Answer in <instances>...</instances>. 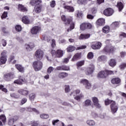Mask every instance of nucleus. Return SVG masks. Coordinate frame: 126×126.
<instances>
[{"label": "nucleus", "instance_id": "8fccbe9b", "mask_svg": "<svg viewBox=\"0 0 126 126\" xmlns=\"http://www.w3.org/2000/svg\"><path fill=\"white\" fill-rule=\"evenodd\" d=\"M79 93H80V90H77L73 92V93H71V94H70V96H71V95H72V94L73 95H78V94H79Z\"/></svg>", "mask_w": 126, "mask_h": 126}, {"label": "nucleus", "instance_id": "de8ad7c7", "mask_svg": "<svg viewBox=\"0 0 126 126\" xmlns=\"http://www.w3.org/2000/svg\"><path fill=\"white\" fill-rule=\"evenodd\" d=\"M111 26L114 28H118L119 27V22H115L111 24Z\"/></svg>", "mask_w": 126, "mask_h": 126}, {"label": "nucleus", "instance_id": "c756f323", "mask_svg": "<svg viewBox=\"0 0 126 126\" xmlns=\"http://www.w3.org/2000/svg\"><path fill=\"white\" fill-rule=\"evenodd\" d=\"M64 8L66 9L68 12H73L74 11V8L71 6H64Z\"/></svg>", "mask_w": 126, "mask_h": 126}, {"label": "nucleus", "instance_id": "bb28decb", "mask_svg": "<svg viewBox=\"0 0 126 126\" xmlns=\"http://www.w3.org/2000/svg\"><path fill=\"white\" fill-rule=\"evenodd\" d=\"M112 84H120L121 83V79L120 78H115L111 80Z\"/></svg>", "mask_w": 126, "mask_h": 126}, {"label": "nucleus", "instance_id": "9d476101", "mask_svg": "<svg viewBox=\"0 0 126 126\" xmlns=\"http://www.w3.org/2000/svg\"><path fill=\"white\" fill-rule=\"evenodd\" d=\"M14 78V74L12 73H9L4 75V79L5 81H10Z\"/></svg>", "mask_w": 126, "mask_h": 126}, {"label": "nucleus", "instance_id": "ddd939ff", "mask_svg": "<svg viewBox=\"0 0 126 126\" xmlns=\"http://www.w3.org/2000/svg\"><path fill=\"white\" fill-rule=\"evenodd\" d=\"M113 13H114V10L111 8L106 9L103 12V14L106 16H111L113 15Z\"/></svg>", "mask_w": 126, "mask_h": 126}, {"label": "nucleus", "instance_id": "b1692460", "mask_svg": "<svg viewBox=\"0 0 126 126\" xmlns=\"http://www.w3.org/2000/svg\"><path fill=\"white\" fill-rule=\"evenodd\" d=\"M107 56L105 55H101L98 57L97 62H107Z\"/></svg>", "mask_w": 126, "mask_h": 126}, {"label": "nucleus", "instance_id": "72a5a7b5", "mask_svg": "<svg viewBox=\"0 0 126 126\" xmlns=\"http://www.w3.org/2000/svg\"><path fill=\"white\" fill-rule=\"evenodd\" d=\"M15 66L17 69H18L20 72H24V67H23L22 65L20 64H16Z\"/></svg>", "mask_w": 126, "mask_h": 126}, {"label": "nucleus", "instance_id": "1a4fd4ad", "mask_svg": "<svg viewBox=\"0 0 126 126\" xmlns=\"http://www.w3.org/2000/svg\"><path fill=\"white\" fill-rule=\"evenodd\" d=\"M92 100L94 106L97 109H100L101 106V104L99 103V99H98V98L96 97H93Z\"/></svg>", "mask_w": 126, "mask_h": 126}, {"label": "nucleus", "instance_id": "0eeeda50", "mask_svg": "<svg viewBox=\"0 0 126 126\" xmlns=\"http://www.w3.org/2000/svg\"><path fill=\"white\" fill-rule=\"evenodd\" d=\"M44 56V51L41 49H38L35 53V57L37 60H42Z\"/></svg>", "mask_w": 126, "mask_h": 126}, {"label": "nucleus", "instance_id": "c85d7f7f", "mask_svg": "<svg viewBox=\"0 0 126 126\" xmlns=\"http://www.w3.org/2000/svg\"><path fill=\"white\" fill-rule=\"evenodd\" d=\"M80 56H81V54L79 53H76L73 56L71 59V62H75V61H77V60L80 58Z\"/></svg>", "mask_w": 126, "mask_h": 126}, {"label": "nucleus", "instance_id": "e2e57ef3", "mask_svg": "<svg viewBox=\"0 0 126 126\" xmlns=\"http://www.w3.org/2000/svg\"><path fill=\"white\" fill-rule=\"evenodd\" d=\"M6 17H7V12H4L1 16V18L3 19V18H6Z\"/></svg>", "mask_w": 126, "mask_h": 126}, {"label": "nucleus", "instance_id": "e433bc0d", "mask_svg": "<svg viewBox=\"0 0 126 126\" xmlns=\"http://www.w3.org/2000/svg\"><path fill=\"white\" fill-rule=\"evenodd\" d=\"M102 31L103 33H108L110 32V27L108 26H106L102 29Z\"/></svg>", "mask_w": 126, "mask_h": 126}, {"label": "nucleus", "instance_id": "49530a36", "mask_svg": "<svg viewBox=\"0 0 126 126\" xmlns=\"http://www.w3.org/2000/svg\"><path fill=\"white\" fill-rule=\"evenodd\" d=\"M0 90H1L3 92H5V93H7V89L5 88H4L3 85H0Z\"/></svg>", "mask_w": 126, "mask_h": 126}, {"label": "nucleus", "instance_id": "c9c22d12", "mask_svg": "<svg viewBox=\"0 0 126 126\" xmlns=\"http://www.w3.org/2000/svg\"><path fill=\"white\" fill-rule=\"evenodd\" d=\"M63 56V51L62 50H58L56 57L57 58H62Z\"/></svg>", "mask_w": 126, "mask_h": 126}, {"label": "nucleus", "instance_id": "ea45409f", "mask_svg": "<svg viewBox=\"0 0 126 126\" xmlns=\"http://www.w3.org/2000/svg\"><path fill=\"white\" fill-rule=\"evenodd\" d=\"M87 124L88 126H95V122L93 120H88L87 121Z\"/></svg>", "mask_w": 126, "mask_h": 126}, {"label": "nucleus", "instance_id": "f3484780", "mask_svg": "<svg viewBox=\"0 0 126 126\" xmlns=\"http://www.w3.org/2000/svg\"><path fill=\"white\" fill-rule=\"evenodd\" d=\"M92 105V101L90 99H87L83 102V107H90Z\"/></svg>", "mask_w": 126, "mask_h": 126}, {"label": "nucleus", "instance_id": "0e129e2a", "mask_svg": "<svg viewBox=\"0 0 126 126\" xmlns=\"http://www.w3.org/2000/svg\"><path fill=\"white\" fill-rule=\"evenodd\" d=\"M57 51H56V50H52L51 51V54L53 57H57Z\"/></svg>", "mask_w": 126, "mask_h": 126}, {"label": "nucleus", "instance_id": "a211bd4d", "mask_svg": "<svg viewBox=\"0 0 126 126\" xmlns=\"http://www.w3.org/2000/svg\"><path fill=\"white\" fill-rule=\"evenodd\" d=\"M14 83H16V84H18L19 85H22V84L25 83V79H21V76H20L19 79L16 80L14 82Z\"/></svg>", "mask_w": 126, "mask_h": 126}, {"label": "nucleus", "instance_id": "a878e982", "mask_svg": "<svg viewBox=\"0 0 126 126\" xmlns=\"http://www.w3.org/2000/svg\"><path fill=\"white\" fill-rule=\"evenodd\" d=\"M42 2V0H32L31 1V5H38Z\"/></svg>", "mask_w": 126, "mask_h": 126}, {"label": "nucleus", "instance_id": "7ed1b4c3", "mask_svg": "<svg viewBox=\"0 0 126 126\" xmlns=\"http://www.w3.org/2000/svg\"><path fill=\"white\" fill-rule=\"evenodd\" d=\"M32 66L35 71H39L43 68V63L41 61H35L33 63Z\"/></svg>", "mask_w": 126, "mask_h": 126}, {"label": "nucleus", "instance_id": "20e7f679", "mask_svg": "<svg viewBox=\"0 0 126 126\" xmlns=\"http://www.w3.org/2000/svg\"><path fill=\"white\" fill-rule=\"evenodd\" d=\"M6 54H7V52L5 51H4L1 53V57L0 58V65L4 64L6 63V61H7Z\"/></svg>", "mask_w": 126, "mask_h": 126}, {"label": "nucleus", "instance_id": "37998d69", "mask_svg": "<svg viewBox=\"0 0 126 126\" xmlns=\"http://www.w3.org/2000/svg\"><path fill=\"white\" fill-rule=\"evenodd\" d=\"M94 57V55L93 54V52H90L88 54L87 58L89 60H91Z\"/></svg>", "mask_w": 126, "mask_h": 126}, {"label": "nucleus", "instance_id": "f8f14e48", "mask_svg": "<svg viewBox=\"0 0 126 126\" xmlns=\"http://www.w3.org/2000/svg\"><path fill=\"white\" fill-rule=\"evenodd\" d=\"M103 51L104 52H105V53H113L116 51V48L111 45H107L104 48Z\"/></svg>", "mask_w": 126, "mask_h": 126}, {"label": "nucleus", "instance_id": "338daca9", "mask_svg": "<svg viewBox=\"0 0 126 126\" xmlns=\"http://www.w3.org/2000/svg\"><path fill=\"white\" fill-rule=\"evenodd\" d=\"M1 43L3 47H5V46H6V40L2 39L1 41Z\"/></svg>", "mask_w": 126, "mask_h": 126}, {"label": "nucleus", "instance_id": "2eb2a0df", "mask_svg": "<svg viewBox=\"0 0 126 126\" xmlns=\"http://www.w3.org/2000/svg\"><path fill=\"white\" fill-rule=\"evenodd\" d=\"M18 120V117L14 116L13 117H10L8 119V126H12L14 124L15 122H16Z\"/></svg>", "mask_w": 126, "mask_h": 126}, {"label": "nucleus", "instance_id": "393cba45", "mask_svg": "<svg viewBox=\"0 0 126 126\" xmlns=\"http://www.w3.org/2000/svg\"><path fill=\"white\" fill-rule=\"evenodd\" d=\"M5 122H6V117H5V116L4 115H0V126H2V123L4 124Z\"/></svg>", "mask_w": 126, "mask_h": 126}, {"label": "nucleus", "instance_id": "5fc2aeb1", "mask_svg": "<svg viewBox=\"0 0 126 126\" xmlns=\"http://www.w3.org/2000/svg\"><path fill=\"white\" fill-rule=\"evenodd\" d=\"M83 15V14L82 13V12L77 11V17H79V18H80V17H82Z\"/></svg>", "mask_w": 126, "mask_h": 126}, {"label": "nucleus", "instance_id": "69168bd1", "mask_svg": "<svg viewBox=\"0 0 126 126\" xmlns=\"http://www.w3.org/2000/svg\"><path fill=\"white\" fill-rule=\"evenodd\" d=\"M10 96L12 98H19V96L17 95L16 94H15L14 93L11 94Z\"/></svg>", "mask_w": 126, "mask_h": 126}, {"label": "nucleus", "instance_id": "79ce46f5", "mask_svg": "<svg viewBox=\"0 0 126 126\" xmlns=\"http://www.w3.org/2000/svg\"><path fill=\"white\" fill-rule=\"evenodd\" d=\"M105 73L107 77L108 75H112V74H114V71L112 70H105Z\"/></svg>", "mask_w": 126, "mask_h": 126}, {"label": "nucleus", "instance_id": "864d4df0", "mask_svg": "<svg viewBox=\"0 0 126 126\" xmlns=\"http://www.w3.org/2000/svg\"><path fill=\"white\" fill-rule=\"evenodd\" d=\"M51 47L54 49L56 47V40L54 39H52Z\"/></svg>", "mask_w": 126, "mask_h": 126}, {"label": "nucleus", "instance_id": "6e6552de", "mask_svg": "<svg viewBox=\"0 0 126 126\" xmlns=\"http://www.w3.org/2000/svg\"><path fill=\"white\" fill-rule=\"evenodd\" d=\"M80 83L85 86L86 89H90L91 88V83L87 79H82L81 80Z\"/></svg>", "mask_w": 126, "mask_h": 126}, {"label": "nucleus", "instance_id": "aec40b11", "mask_svg": "<svg viewBox=\"0 0 126 126\" xmlns=\"http://www.w3.org/2000/svg\"><path fill=\"white\" fill-rule=\"evenodd\" d=\"M18 93H19V94H21V95L26 96L28 95V93H29V92H28V91L26 90L21 89L18 91Z\"/></svg>", "mask_w": 126, "mask_h": 126}, {"label": "nucleus", "instance_id": "c03bdc74", "mask_svg": "<svg viewBox=\"0 0 126 126\" xmlns=\"http://www.w3.org/2000/svg\"><path fill=\"white\" fill-rule=\"evenodd\" d=\"M28 110L29 112H35L36 114H39V111L35 108H28Z\"/></svg>", "mask_w": 126, "mask_h": 126}, {"label": "nucleus", "instance_id": "473e14b6", "mask_svg": "<svg viewBox=\"0 0 126 126\" xmlns=\"http://www.w3.org/2000/svg\"><path fill=\"white\" fill-rule=\"evenodd\" d=\"M18 10H20V11H22L23 12L27 11V9L26 8V7H25L24 5L20 4L18 5Z\"/></svg>", "mask_w": 126, "mask_h": 126}, {"label": "nucleus", "instance_id": "4be33fe9", "mask_svg": "<svg viewBox=\"0 0 126 126\" xmlns=\"http://www.w3.org/2000/svg\"><path fill=\"white\" fill-rule=\"evenodd\" d=\"M34 11L36 13H40L42 11V6L39 4L35 5L34 7Z\"/></svg>", "mask_w": 126, "mask_h": 126}, {"label": "nucleus", "instance_id": "58836bf2", "mask_svg": "<svg viewBox=\"0 0 126 126\" xmlns=\"http://www.w3.org/2000/svg\"><path fill=\"white\" fill-rule=\"evenodd\" d=\"M117 7L119 10V11H122L123 8H124V4L122 2H119L117 3Z\"/></svg>", "mask_w": 126, "mask_h": 126}, {"label": "nucleus", "instance_id": "13d9d810", "mask_svg": "<svg viewBox=\"0 0 126 126\" xmlns=\"http://www.w3.org/2000/svg\"><path fill=\"white\" fill-rule=\"evenodd\" d=\"M50 6L52 8H54L55 6H56V1L55 0H52L50 2Z\"/></svg>", "mask_w": 126, "mask_h": 126}, {"label": "nucleus", "instance_id": "dca6fc26", "mask_svg": "<svg viewBox=\"0 0 126 126\" xmlns=\"http://www.w3.org/2000/svg\"><path fill=\"white\" fill-rule=\"evenodd\" d=\"M25 47L26 50H27L29 51H30L32 50V49H34V48L35 47V45H34L33 43H31L28 44H26L25 45Z\"/></svg>", "mask_w": 126, "mask_h": 126}, {"label": "nucleus", "instance_id": "4c0bfd02", "mask_svg": "<svg viewBox=\"0 0 126 126\" xmlns=\"http://www.w3.org/2000/svg\"><path fill=\"white\" fill-rule=\"evenodd\" d=\"M68 74L67 73L65 72H61L60 73H59V78H64V77H66V76H67Z\"/></svg>", "mask_w": 126, "mask_h": 126}, {"label": "nucleus", "instance_id": "4468645a", "mask_svg": "<svg viewBox=\"0 0 126 126\" xmlns=\"http://www.w3.org/2000/svg\"><path fill=\"white\" fill-rule=\"evenodd\" d=\"M41 31V28L38 26L33 27L31 30V33L32 35H37Z\"/></svg>", "mask_w": 126, "mask_h": 126}, {"label": "nucleus", "instance_id": "6ab92c4d", "mask_svg": "<svg viewBox=\"0 0 126 126\" xmlns=\"http://www.w3.org/2000/svg\"><path fill=\"white\" fill-rule=\"evenodd\" d=\"M96 24L98 26H103L105 25V20L103 18H99L96 21Z\"/></svg>", "mask_w": 126, "mask_h": 126}, {"label": "nucleus", "instance_id": "39448f33", "mask_svg": "<svg viewBox=\"0 0 126 126\" xmlns=\"http://www.w3.org/2000/svg\"><path fill=\"white\" fill-rule=\"evenodd\" d=\"M95 70V66L93 64H90L87 67L86 70L85 71V73L86 75H90L94 72Z\"/></svg>", "mask_w": 126, "mask_h": 126}, {"label": "nucleus", "instance_id": "423d86ee", "mask_svg": "<svg viewBox=\"0 0 126 126\" xmlns=\"http://www.w3.org/2000/svg\"><path fill=\"white\" fill-rule=\"evenodd\" d=\"M92 24L89 23H83L81 24L80 28L81 30H85V29H91L92 28Z\"/></svg>", "mask_w": 126, "mask_h": 126}, {"label": "nucleus", "instance_id": "6e6d98bb", "mask_svg": "<svg viewBox=\"0 0 126 126\" xmlns=\"http://www.w3.org/2000/svg\"><path fill=\"white\" fill-rule=\"evenodd\" d=\"M70 89H69V85L65 86V93H68L69 92Z\"/></svg>", "mask_w": 126, "mask_h": 126}, {"label": "nucleus", "instance_id": "603ef678", "mask_svg": "<svg viewBox=\"0 0 126 126\" xmlns=\"http://www.w3.org/2000/svg\"><path fill=\"white\" fill-rule=\"evenodd\" d=\"M49 116L48 114H41L40 115V118L41 119H48L49 118Z\"/></svg>", "mask_w": 126, "mask_h": 126}, {"label": "nucleus", "instance_id": "f704fd0d", "mask_svg": "<svg viewBox=\"0 0 126 126\" xmlns=\"http://www.w3.org/2000/svg\"><path fill=\"white\" fill-rule=\"evenodd\" d=\"M22 22L24 23L25 24H29L30 23V20H29V19L28 18V17L27 16H24L22 18Z\"/></svg>", "mask_w": 126, "mask_h": 126}, {"label": "nucleus", "instance_id": "052dcab7", "mask_svg": "<svg viewBox=\"0 0 126 126\" xmlns=\"http://www.w3.org/2000/svg\"><path fill=\"white\" fill-rule=\"evenodd\" d=\"M86 0H78V3L79 4H84V3H86Z\"/></svg>", "mask_w": 126, "mask_h": 126}, {"label": "nucleus", "instance_id": "3c124183", "mask_svg": "<svg viewBox=\"0 0 126 126\" xmlns=\"http://www.w3.org/2000/svg\"><path fill=\"white\" fill-rule=\"evenodd\" d=\"M35 97H36V95L34 94H30V99L31 101H34Z\"/></svg>", "mask_w": 126, "mask_h": 126}, {"label": "nucleus", "instance_id": "a19ab883", "mask_svg": "<svg viewBox=\"0 0 126 126\" xmlns=\"http://www.w3.org/2000/svg\"><path fill=\"white\" fill-rule=\"evenodd\" d=\"M119 67L121 70H124V69H125V68L126 67V63H121L119 66Z\"/></svg>", "mask_w": 126, "mask_h": 126}, {"label": "nucleus", "instance_id": "412c9836", "mask_svg": "<svg viewBox=\"0 0 126 126\" xmlns=\"http://www.w3.org/2000/svg\"><path fill=\"white\" fill-rule=\"evenodd\" d=\"M90 37V34H83L81 33L79 37V40H84L85 39H88Z\"/></svg>", "mask_w": 126, "mask_h": 126}, {"label": "nucleus", "instance_id": "f03ea898", "mask_svg": "<svg viewBox=\"0 0 126 126\" xmlns=\"http://www.w3.org/2000/svg\"><path fill=\"white\" fill-rule=\"evenodd\" d=\"M105 104L106 106L110 104L111 112L113 114L117 113V111H118V109H119V107H118V104L116 103V102H115V101L111 100L110 99H107L105 100Z\"/></svg>", "mask_w": 126, "mask_h": 126}, {"label": "nucleus", "instance_id": "9b49d317", "mask_svg": "<svg viewBox=\"0 0 126 126\" xmlns=\"http://www.w3.org/2000/svg\"><path fill=\"white\" fill-rule=\"evenodd\" d=\"M101 47H102V43L100 42H94L91 45V47L93 50H100Z\"/></svg>", "mask_w": 126, "mask_h": 126}, {"label": "nucleus", "instance_id": "a18cd8bd", "mask_svg": "<svg viewBox=\"0 0 126 126\" xmlns=\"http://www.w3.org/2000/svg\"><path fill=\"white\" fill-rule=\"evenodd\" d=\"M15 29L16 31H17V32H20V31L22 30V28L21 27V26L17 25L15 26Z\"/></svg>", "mask_w": 126, "mask_h": 126}, {"label": "nucleus", "instance_id": "2f4dec72", "mask_svg": "<svg viewBox=\"0 0 126 126\" xmlns=\"http://www.w3.org/2000/svg\"><path fill=\"white\" fill-rule=\"evenodd\" d=\"M108 64H109L110 66L114 67V66H116L117 63L116 62V60L115 59H111L109 61Z\"/></svg>", "mask_w": 126, "mask_h": 126}, {"label": "nucleus", "instance_id": "cd10ccee", "mask_svg": "<svg viewBox=\"0 0 126 126\" xmlns=\"http://www.w3.org/2000/svg\"><path fill=\"white\" fill-rule=\"evenodd\" d=\"M73 97H74V98L75 99V100H76L77 101H78V102H80V99L82 98H83L84 96L82 94H80L76 95H75V94H74Z\"/></svg>", "mask_w": 126, "mask_h": 126}, {"label": "nucleus", "instance_id": "680f3d73", "mask_svg": "<svg viewBox=\"0 0 126 126\" xmlns=\"http://www.w3.org/2000/svg\"><path fill=\"white\" fill-rule=\"evenodd\" d=\"M54 70V67L50 66L47 69V73H51Z\"/></svg>", "mask_w": 126, "mask_h": 126}, {"label": "nucleus", "instance_id": "774afa93", "mask_svg": "<svg viewBox=\"0 0 126 126\" xmlns=\"http://www.w3.org/2000/svg\"><path fill=\"white\" fill-rule=\"evenodd\" d=\"M120 55H121V58H125V57H126V52H122L120 53Z\"/></svg>", "mask_w": 126, "mask_h": 126}, {"label": "nucleus", "instance_id": "09e8293b", "mask_svg": "<svg viewBox=\"0 0 126 126\" xmlns=\"http://www.w3.org/2000/svg\"><path fill=\"white\" fill-rule=\"evenodd\" d=\"M84 65V61H80L79 62H77L76 63V65L78 67L82 66V65Z\"/></svg>", "mask_w": 126, "mask_h": 126}, {"label": "nucleus", "instance_id": "f257e3e1", "mask_svg": "<svg viewBox=\"0 0 126 126\" xmlns=\"http://www.w3.org/2000/svg\"><path fill=\"white\" fill-rule=\"evenodd\" d=\"M61 19L63 21L64 24L66 26H67L70 24V27L67 29V32H70V31L74 29V23L72 22V18L70 17L66 18V17H65V15H62Z\"/></svg>", "mask_w": 126, "mask_h": 126}, {"label": "nucleus", "instance_id": "5701e85b", "mask_svg": "<svg viewBox=\"0 0 126 126\" xmlns=\"http://www.w3.org/2000/svg\"><path fill=\"white\" fill-rule=\"evenodd\" d=\"M98 77L99 78H106L107 75H106V71H101L98 74Z\"/></svg>", "mask_w": 126, "mask_h": 126}, {"label": "nucleus", "instance_id": "4d7b16f0", "mask_svg": "<svg viewBox=\"0 0 126 126\" xmlns=\"http://www.w3.org/2000/svg\"><path fill=\"white\" fill-rule=\"evenodd\" d=\"M63 70H70L69 68V66L66 65H63Z\"/></svg>", "mask_w": 126, "mask_h": 126}, {"label": "nucleus", "instance_id": "bf43d9fd", "mask_svg": "<svg viewBox=\"0 0 126 126\" xmlns=\"http://www.w3.org/2000/svg\"><path fill=\"white\" fill-rule=\"evenodd\" d=\"M31 125H32V126H38V122H35L34 121H31Z\"/></svg>", "mask_w": 126, "mask_h": 126}, {"label": "nucleus", "instance_id": "7c9ffc66", "mask_svg": "<svg viewBox=\"0 0 126 126\" xmlns=\"http://www.w3.org/2000/svg\"><path fill=\"white\" fill-rule=\"evenodd\" d=\"M68 53H71L75 51V47L72 45H69L66 48Z\"/></svg>", "mask_w": 126, "mask_h": 126}]
</instances>
